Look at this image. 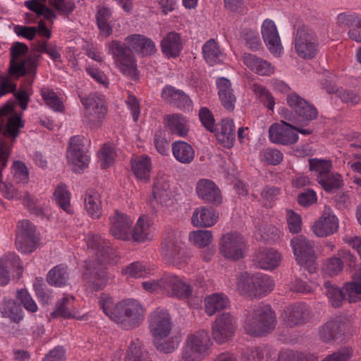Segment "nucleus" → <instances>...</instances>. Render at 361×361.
I'll use <instances>...</instances> for the list:
<instances>
[{
	"instance_id": "f257e3e1",
	"label": "nucleus",
	"mask_w": 361,
	"mask_h": 361,
	"mask_svg": "<svg viewBox=\"0 0 361 361\" xmlns=\"http://www.w3.org/2000/svg\"><path fill=\"white\" fill-rule=\"evenodd\" d=\"M86 243L87 247L94 252L95 259L85 261L82 280L85 286L97 291L108 283L109 276L105 264L110 261L113 252L109 243L94 234L87 235Z\"/></svg>"
},
{
	"instance_id": "f03ea898",
	"label": "nucleus",
	"mask_w": 361,
	"mask_h": 361,
	"mask_svg": "<svg viewBox=\"0 0 361 361\" xmlns=\"http://www.w3.org/2000/svg\"><path fill=\"white\" fill-rule=\"evenodd\" d=\"M276 324V316L268 305H259L248 313L245 329L252 336H261L271 332Z\"/></svg>"
},
{
	"instance_id": "7ed1b4c3",
	"label": "nucleus",
	"mask_w": 361,
	"mask_h": 361,
	"mask_svg": "<svg viewBox=\"0 0 361 361\" xmlns=\"http://www.w3.org/2000/svg\"><path fill=\"white\" fill-rule=\"evenodd\" d=\"M106 47L107 53L113 57L115 66L123 75L134 80L139 79L136 59L128 52L126 44L115 39L108 43Z\"/></svg>"
},
{
	"instance_id": "20e7f679",
	"label": "nucleus",
	"mask_w": 361,
	"mask_h": 361,
	"mask_svg": "<svg viewBox=\"0 0 361 361\" xmlns=\"http://www.w3.org/2000/svg\"><path fill=\"white\" fill-rule=\"evenodd\" d=\"M116 315L114 321L126 329L138 326L144 320L145 309L135 299H126L117 303Z\"/></svg>"
},
{
	"instance_id": "39448f33",
	"label": "nucleus",
	"mask_w": 361,
	"mask_h": 361,
	"mask_svg": "<svg viewBox=\"0 0 361 361\" xmlns=\"http://www.w3.org/2000/svg\"><path fill=\"white\" fill-rule=\"evenodd\" d=\"M11 59L8 74L17 78L26 73H32L37 68L36 56L25 57L27 47L21 42L14 43L10 49Z\"/></svg>"
},
{
	"instance_id": "423d86ee",
	"label": "nucleus",
	"mask_w": 361,
	"mask_h": 361,
	"mask_svg": "<svg viewBox=\"0 0 361 361\" xmlns=\"http://www.w3.org/2000/svg\"><path fill=\"white\" fill-rule=\"evenodd\" d=\"M211 341L209 333L200 330L188 337L180 361H201L208 354Z\"/></svg>"
},
{
	"instance_id": "0eeeda50",
	"label": "nucleus",
	"mask_w": 361,
	"mask_h": 361,
	"mask_svg": "<svg viewBox=\"0 0 361 361\" xmlns=\"http://www.w3.org/2000/svg\"><path fill=\"white\" fill-rule=\"evenodd\" d=\"M293 48L303 59H312L317 54L319 42L316 34L305 25H299L294 33Z\"/></svg>"
},
{
	"instance_id": "6e6552de",
	"label": "nucleus",
	"mask_w": 361,
	"mask_h": 361,
	"mask_svg": "<svg viewBox=\"0 0 361 361\" xmlns=\"http://www.w3.org/2000/svg\"><path fill=\"white\" fill-rule=\"evenodd\" d=\"M219 250L220 254L225 258L238 261L245 257L247 244L242 235L237 232H229L221 238Z\"/></svg>"
},
{
	"instance_id": "1a4fd4ad",
	"label": "nucleus",
	"mask_w": 361,
	"mask_h": 361,
	"mask_svg": "<svg viewBox=\"0 0 361 361\" xmlns=\"http://www.w3.org/2000/svg\"><path fill=\"white\" fill-rule=\"evenodd\" d=\"M290 244L298 263L309 272H314L317 268L313 244L303 235L294 238Z\"/></svg>"
},
{
	"instance_id": "9d476101",
	"label": "nucleus",
	"mask_w": 361,
	"mask_h": 361,
	"mask_svg": "<svg viewBox=\"0 0 361 361\" xmlns=\"http://www.w3.org/2000/svg\"><path fill=\"white\" fill-rule=\"evenodd\" d=\"M79 97L85 109L86 121L93 126H99L107 112L104 99L94 93Z\"/></svg>"
},
{
	"instance_id": "9b49d317",
	"label": "nucleus",
	"mask_w": 361,
	"mask_h": 361,
	"mask_svg": "<svg viewBox=\"0 0 361 361\" xmlns=\"http://www.w3.org/2000/svg\"><path fill=\"white\" fill-rule=\"evenodd\" d=\"M162 294L178 299L188 298L192 292L190 283L174 274H164L161 276Z\"/></svg>"
},
{
	"instance_id": "f8f14e48",
	"label": "nucleus",
	"mask_w": 361,
	"mask_h": 361,
	"mask_svg": "<svg viewBox=\"0 0 361 361\" xmlns=\"http://www.w3.org/2000/svg\"><path fill=\"white\" fill-rule=\"evenodd\" d=\"M235 330V319L228 312L220 314L212 325V337L219 344L224 343L231 339Z\"/></svg>"
},
{
	"instance_id": "ddd939ff",
	"label": "nucleus",
	"mask_w": 361,
	"mask_h": 361,
	"mask_svg": "<svg viewBox=\"0 0 361 361\" xmlns=\"http://www.w3.org/2000/svg\"><path fill=\"white\" fill-rule=\"evenodd\" d=\"M149 328L154 340L164 339L171 331V318L166 310L157 308L149 315Z\"/></svg>"
},
{
	"instance_id": "4468645a",
	"label": "nucleus",
	"mask_w": 361,
	"mask_h": 361,
	"mask_svg": "<svg viewBox=\"0 0 361 361\" xmlns=\"http://www.w3.org/2000/svg\"><path fill=\"white\" fill-rule=\"evenodd\" d=\"M37 240L35 226L27 220L19 221L16 238L17 249L24 254L30 253L35 250Z\"/></svg>"
},
{
	"instance_id": "2eb2a0df",
	"label": "nucleus",
	"mask_w": 361,
	"mask_h": 361,
	"mask_svg": "<svg viewBox=\"0 0 361 361\" xmlns=\"http://www.w3.org/2000/svg\"><path fill=\"white\" fill-rule=\"evenodd\" d=\"M110 233L117 239L128 240L131 238L133 220L126 214L115 210L109 216Z\"/></svg>"
},
{
	"instance_id": "dca6fc26",
	"label": "nucleus",
	"mask_w": 361,
	"mask_h": 361,
	"mask_svg": "<svg viewBox=\"0 0 361 361\" xmlns=\"http://www.w3.org/2000/svg\"><path fill=\"white\" fill-rule=\"evenodd\" d=\"M153 202L161 207H169L173 204V192L167 176H157L154 179L152 186Z\"/></svg>"
},
{
	"instance_id": "f3484780",
	"label": "nucleus",
	"mask_w": 361,
	"mask_h": 361,
	"mask_svg": "<svg viewBox=\"0 0 361 361\" xmlns=\"http://www.w3.org/2000/svg\"><path fill=\"white\" fill-rule=\"evenodd\" d=\"M261 33L268 50L275 56H279L283 52L279 33L275 23L266 19L261 26Z\"/></svg>"
},
{
	"instance_id": "a211bd4d",
	"label": "nucleus",
	"mask_w": 361,
	"mask_h": 361,
	"mask_svg": "<svg viewBox=\"0 0 361 361\" xmlns=\"http://www.w3.org/2000/svg\"><path fill=\"white\" fill-rule=\"evenodd\" d=\"M271 142L281 145H292L298 140V135L294 130V126L281 121L272 124L269 129Z\"/></svg>"
},
{
	"instance_id": "6ab92c4d",
	"label": "nucleus",
	"mask_w": 361,
	"mask_h": 361,
	"mask_svg": "<svg viewBox=\"0 0 361 361\" xmlns=\"http://www.w3.org/2000/svg\"><path fill=\"white\" fill-rule=\"evenodd\" d=\"M338 229V219L329 207H324L323 213L313 226V231L318 237H324L336 233Z\"/></svg>"
},
{
	"instance_id": "aec40b11",
	"label": "nucleus",
	"mask_w": 361,
	"mask_h": 361,
	"mask_svg": "<svg viewBox=\"0 0 361 361\" xmlns=\"http://www.w3.org/2000/svg\"><path fill=\"white\" fill-rule=\"evenodd\" d=\"M287 104L295 111L300 121H310L317 117L318 112L315 107L295 93L287 96Z\"/></svg>"
},
{
	"instance_id": "412c9836",
	"label": "nucleus",
	"mask_w": 361,
	"mask_h": 361,
	"mask_svg": "<svg viewBox=\"0 0 361 361\" xmlns=\"http://www.w3.org/2000/svg\"><path fill=\"white\" fill-rule=\"evenodd\" d=\"M196 192L200 199L207 203L219 205L222 202V195L218 186L211 180L200 179L196 185Z\"/></svg>"
},
{
	"instance_id": "4be33fe9",
	"label": "nucleus",
	"mask_w": 361,
	"mask_h": 361,
	"mask_svg": "<svg viewBox=\"0 0 361 361\" xmlns=\"http://www.w3.org/2000/svg\"><path fill=\"white\" fill-rule=\"evenodd\" d=\"M336 25L342 29H348V36L355 42L353 32H361V13L346 11L338 13L336 17Z\"/></svg>"
},
{
	"instance_id": "5701e85b",
	"label": "nucleus",
	"mask_w": 361,
	"mask_h": 361,
	"mask_svg": "<svg viewBox=\"0 0 361 361\" xmlns=\"http://www.w3.org/2000/svg\"><path fill=\"white\" fill-rule=\"evenodd\" d=\"M128 51H134L143 56L152 55L156 52V45L154 42L142 35H130L126 37L125 42Z\"/></svg>"
},
{
	"instance_id": "b1692460",
	"label": "nucleus",
	"mask_w": 361,
	"mask_h": 361,
	"mask_svg": "<svg viewBox=\"0 0 361 361\" xmlns=\"http://www.w3.org/2000/svg\"><path fill=\"white\" fill-rule=\"evenodd\" d=\"M242 60L251 71L259 75L269 76L275 71V67L271 62L255 54L245 53Z\"/></svg>"
},
{
	"instance_id": "393cba45",
	"label": "nucleus",
	"mask_w": 361,
	"mask_h": 361,
	"mask_svg": "<svg viewBox=\"0 0 361 361\" xmlns=\"http://www.w3.org/2000/svg\"><path fill=\"white\" fill-rule=\"evenodd\" d=\"M164 123L166 129L173 135L179 137H186L189 133L188 119L182 114H173L166 115Z\"/></svg>"
},
{
	"instance_id": "a878e982",
	"label": "nucleus",
	"mask_w": 361,
	"mask_h": 361,
	"mask_svg": "<svg viewBox=\"0 0 361 361\" xmlns=\"http://www.w3.org/2000/svg\"><path fill=\"white\" fill-rule=\"evenodd\" d=\"M308 316L307 306L298 303L288 307L282 314V319L286 325L293 326L304 323Z\"/></svg>"
},
{
	"instance_id": "bb28decb",
	"label": "nucleus",
	"mask_w": 361,
	"mask_h": 361,
	"mask_svg": "<svg viewBox=\"0 0 361 361\" xmlns=\"http://www.w3.org/2000/svg\"><path fill=\"white\" fill-rule=\"evenodd\" d=\"M280 253L274 249L263 248L254 257L255 265L262 269L269 270L277 267L281 262Z\"/></svg>"
},
{
	"instance_id": "cd10ccee",
	"label": "nucleus",
	"mask_w": 361,
	"mask_h": 361,
	"mask_svg": "<svg viewBox=\"0 0 361 361\" xmlns=\"http://www.w3.org/2000/svg\"><path fill=\"white\" fill-rule=\"evenodd\" d=\"M164 100L173 106L184 111H190L192 106V101L183 92L176 90L171 86L166 87L161 92Z\"/></svg>"
},
{
	"instance_id": "c85d7f7f",
	"label": "nucleus",
	"mask_w": 361,
	"mask_h": 361,
	"mask_svg": "<svg viewBox=\"0 0 361 361\" xmlns=\"http://www.w3.org/2000/svg\"><path fill=\"white\" fill-rule=\"evenodd\" d=\"M216 83L221 104L228 111H233L235 108L236 97L230 80L226 78H220L217 79Z\"/></svg>"
},
{
	"instance_id": "c756f323",
	"label": "nucleus",
	"mask_w": 361,
	"mask_h": 361,
	"mask_svg": "<svg viewBox=\"0 0 361 361\" xmlns=\"http://www.w3.org/2000/svg\"><path fill=\"white\" fill-rule=\"evenodd\" d=\"M354 256L348 251L341 250L336 256L326 259L324 270L330 275H338L343 269V264L353 262Z\"/></svg>"
},
{
	"instance_id": "7c9ffc66",
	"label": "nucleus",
	"mask_w": 361,
	"mask_h": 361,
	"mask_svg": "<svg viewBox=\"0 0 361 361\" xmlns=\"http://www.w3.org/2000/svg\"><path fill=\"white\" fill-rule=\"evenodd\" d=\"M162 254L168 260L173 264H178L180 261L182 255V243L171 234L165 238L161 247Z\"/></svg>"
},
{
	"instance_id": "2f4dec72",
	"label": "nucleus",
	"mask_w": 361,
	"mask_h": 361,
	"mask_svg": "<svg viewBox=\"0 0 361 361\" xmlns=\"http://www.w3.org/2000/svg\"><path fill=\"white\" fill-rule=\"evenodd\" d=\"M219 216L214 209L200 207L195 209L191 221L195 226L211 227L217 222Z\"/></svg>"
},
{
	"instance_id": "473e14b6",
	"label": "nucleus",
	"mask_w": 361,
	"mask_h": 361,
	"mask_svg": "<svg viewBox=\"0 0 361 361\" xmlns=\"http://www.w3.org/2000/svg\"><path fill=\"white\" fill-rule=\"evenodd\" d=\"M131 170L137 179L147 181L150 177L152 171L150 158L146 155L133 157L131 159Z\"/></svg>"
},
{
	"instance_id": "72a5a7b5",
	"label": "nucleus",
	"mask_w": 361,
	"mask_h": 361,
	"mask_svg": "<svg viewBox=\"0 0 361 361\" xmlns=\"http://www.w3.org/2000/svg\"><path fill=\"white\" fill-rule=\"evenodd\" d=\"M85 208L92 219H98L102 213V203L99 193L94 190H88L84 199Z\"/></svg>"
},
{
	"instance_id": "f704fd0d",
	"label": "nucleus",
	"mask_w": 361,
	"mask_h": 361,
	"mask_svg": "<svg viewBox=\"0 0 361 361\" xmlns=\"http://www.w3.org/2000/svg\"><path fill=\"white\" fill-rule=\"evenodd\" d=\"M202 54L206 62L210 66L221 63L225 58L219 45L214 39H209L203 44Z\"/></svg>"
},
{
	"instance_id": "c9c22d12",
	"label": "nucleus",
	"mask_w": 361,
	"mask_h": 361,
	"mask_svg": "<svg viewBox=\"0 0 361 361\" xmlns=\"http://www.w3.org/2000/svg\"><path fill=\"white\" fill-rule=\"evenodd\" d=\"M229 300L224 293H213L207 296L204 299L205 312L209 316H212L216 312L227 308L229 306Z\"/></svg>"
},
{
	"instance_id": "e433bc0d",
	"label": "nucleus",
	"mask_w": 361,
	"mask_h": 361,
	"mask_svg": "<svg viewBox=\"0 0 361 361\" xmlns=\"http://www.w3.org/2000/svg\"><path fill=\"white\" fill-rule=\"evenodd\" d=\"M161 51L168 57L178 56L182 49V43L180 35L171 32L161 41Z\"/></svg>"
},
{
	"instance_id": "4c0bfd02",
	"label": "nucleus",
	"mask_w": 361,
	"mask_h": 361,
	"mask_svg": "<svg viewBox=\"0 0 361 361\" xmlns=\"http://www.w3.org/2000/svg\"><path fill=\"white\" fill-rule=\"evenodd\" d=\"M172 152L175 159L182 164H189L195 157L194 149L184 141L174 142L172 145Z\"/></svg>"
},
{
	"instance_id": "58836bf2",
	"label": "nucleus",
	"mask_w": 361,
	"mask_h": 361,
	"mask_svg": "<svg viewBox=\"0 0 361 361\" xmlns=\"http://www.w3.org/2000/svg\"><path fill=\"white\" fill-rule=\"evenodd\" d=\"M216 139L224 147L231 148L235 142V125L231 119H223L221 130L216 134Z\"/></svg>"
},
{
	"instance_id": "ea45409f",
	"label": "nucleus",
	"mask_w": 361,
	"mask_h": 361,
	"mask_svg": "<svg viewBox=\"0 0 361 361\" xmlns=\"http://www.w3.org/2000/svg\"><path fill=\"white\" fill-rule=\"evenodd\" d=\"M343 289L349 302H356L361 300V267L353 275L352 281L345 284Z\"/></svg>"
},
{
	"instance_id": "a19ab883",
	"label": "nucleus",
	"mask_w": 361,
	"mask_h": 361,
	"mask_svg": "<svg viewBox=\"0 0 361 361\" xmlns=\"http://www.w3.org/2000/svg\"><path fill=\"white\" fill-rule=\"evenodd\" d=\"M253 296L260 297L269 293L274 286L272 279L263 274H256L254 278Z\"/></svg>"
},
{
	"instance_id": "79ce46f5",
	"label": "nucleus",
	"mask_w": 361,
	"mask_h": 361,
	"mask_svg": "<svg viewBox=\"0 0 361 361\" xmlns=\"http://www.w3.org/2000/svg\"><path fill=\"white\" fill-rule=\"evenodd\" d=\"M68 280L67 267L61 264L51 269L47 276V281L51 286H63L66 284Z\"/></svg>"
},
{
	"instance_id": "37998d69",
	"label": "nucleus",
	"mask_w": 361,
	"mask_h": 361,
	"mask_svg": "<svg viewBox=\"0 0 361 361\" xmlns=\"http://www.w3.org/2000/svg\"><path fill=\"white\" fill-rule=\"evenodd\" d=\"M152 231L149 222L144 218H139L133 231L131 229V238L135 241L143 242L150 238Z\"/></svg>"
},
{
	"instance_id": "c03bdc74",
	"label": "nucleus",
	"mask_w": 361,
	"mask_h": 361,
	"mask_svg": "<svg viewBox=\"0 0 361 361\" xmlns=\"http://www.w3.org/2000/svg\"><path fill=\"white\" fill-rule=\"evenodd\" d=\"M1 312L3 317H8L16 323H18L23 318V312L20 306L12 300L4 301Z\"/></svg>"
},
{
	"instance_id": "a18cd8bd",
	"label": "nucleus",
	"mask_w": 361,
	"mask_h": 361,
	"mask_svg": "<svg viewBox=\"0 0 361 361\" xmlns=\"http://www.w3.org/2000/svg\"><path fill=\"white\" fill-rule=\"evenodd\" d=\"M40 94L46 105L56 112H63L64 106L61 99L56 95L54 90L48 87H42Z\"/></svg>"
},
{
	"instance_id": "49530a36",
	"label": "nucleus",
	"mask_w": 361,
	"mask_h": 361,
	"mask_svg": "<svg viewBox=\"0 0 361 361\" xmlns=\"http://www.w3.org/2000/svg\"><path fill=\"white\" fill-rule=\"evenodd\" d=\"M74 298L63 297L56 305V310L52 313L54 317L60 316L66 319L77 318L73 310Z\"/></svg>"
},
{
	"instance_id": "de8ad7c7",
	"label": "nucleus",
	"mask_w": 361,
	"mask_h": 361,
	"mask_svg": "<svg viewBox=\"0 0 361 361\" xmlns=\"http://www.w3.org/2000/svg\"><path fill=\"white\" fill-rule=\"evenodd\" d=\"M125 361H148L147 353L142 350V343L139 339L130 342Z\"/></svg>"
},
{
	"instance_id": "09e8293b",
	"label": "nucleus",
	"mask_w": 361,
	"mask_h": 361,
	"mask_svg": "<svg viewBox=\"0 0 361 361\" xmlns=\"http://www.w3.org/2000/svg\"><path fill=\"white\" fill-rule=\"evenodd\" d=\"M324 287L329 302L333 307H340L342 304V301L346 300L343 288L341 290L331 284L329 281L325 282Z\"/></svg>"
},
{
	"instance_id": "8fccbe9b",
	"label": "nucleus",
	"mask_w": 361,
	"mask_h": 361,
	"mask_svg": "<svg viewBox=\"0 0 361 361\" xmlns=\"http://www.w3.org/2000/svg\"><path fill=\"white\" fill-rule=\"evenodd\" d=\"M252 91L255 94L257 98L271 111H273L275 105V100L271 93L264 86L255 83L251 86Z\"/></svg>"
},
{
	"instance_id": "3c124183",
	"label": "nucleus",
	"mask_w": 361,
	"mask_h": 361,
	"mask_svg": "<svg viewBox=\"0 0 361 361\" xmlns=\"http://www.w3.org/2000/svg\"><path fill=\"white\" fill-rule=\"evenodd\" d=\"M319 184L326 192H331L341 187L343 184L342 176L338 173L330 172L324 176L319 178Z\"/></svg>"
},
{
	"instance_id": "603ef678",
	"label": "nucleus",
	"mask_w": 361,
	"mask_h": 361,
	"mask_svg": "<svg viewBox=\"0 0 361 361\" xmlns=\"http://www.w3.org/2000/svg\"><path fill=\"white\" fill-rule=\"evenodd\" d=\"M56 201L58 204L67 213L72 212L70 204V192L67 190L66 185L59 184L54 193Z\"/></svg>"
},
{
	"instance_id": "864d4df0",
	"label": "nucleus",
	"mask_w": 361,
	"mask_h": 361,
	"mask_svg": "<svg viewBox=\"0 0 361 361\" xmlns=\"http://www.w3.org/2000/svg\"><path fill=\"white\" fill-rule=\"evenodd\" d=\"M310 170L314 171L317 180L331 171L332 164L330 160L311 159L309 160Z\"/></svg>"
},
{
	"instance_id": "5fc2aeb1",
	"label": "nucleus",
	"mask_w": 361,
	"mask_h": 361,
	"mask_svg": "<svg viewBox=\"0 0 361 361\" xmlns=\"http://www.w3.org/2000/svg\"><path fill=\"white\" fill-rule=\"evenodd\" d=\"M254 278H255V274H250L246 272L241 274L238 277L237 288L240 293L253 295Z\"/></svg>"
},
{
	"instance_id": "6e6d98bb",
	"label": "nucleus",
	"mask_w": 361,
	"mask_h": 361,
	"mask_svg": "<svg viewBox=\"0 0 361 361\" xmlns=\"http://www.w3.org/2000/svg\"><path fill=\"white\" fill-rule=\"evenodd\" d=\"M25 6L29 10L34 11L38 16H43L49 20L55 18V14L53 11L41 2H37L35 0H29L25 2Z\"/></svg>"
},
{
	"instance_id": "4d7b16f0",
	"label": "nucleus",
	"mask_w": 361,
	"mask_h": 361,
	"mask_svg": "<svg viewBox=\"0 0 361 361\" xmlns=\"http://www.w3.org/2000/svg\"><path fill=\"white\" fill-rule=\"evenodd\" d=\"M85 138L78 135L70 138L67 148V159H75V154L87 152L85 148Z\"/></svg>"
},
{
	"instance_id": "13d9d810",
	"label": "nucleus",
	"mask_w": 361,
	"mask_h": 361,
	"mask_svg": "<svg viewBox=\"0 0 361 361\" xmlns=\"http://www.w3.org/2000/svg\"><path fill=\"white\" fill-rule=\"evenodd\" d=\"M115 157L116 152L113 146L109 143L104 144L98 153L101 167H109L114 163Z\"/></svg>"
},
{
	"instance_id": "bf43d9fd",
	"label": "nucleus",
	"mask_w": 361,
	"mask_h": 361,
	"mask_svg": "<svg viewBox=\"0 0 361 361\" xmlns=\"http://www.w3.org/2000/svg\"><path fill=\"white\" fill-rule=\"evenodd\" d=\"M189 239L199 247H206L212 243L213 235L212 231L208 230L195 231L190 233Z\"/></svg>"
},
{
	"instance_id": "052dcab7",
	"label": "nucleus",
	"mask_w": 361,
	"mask_h": 361,
	"mask_svg": "<svg viewBox=\"0 0 361 361\" xmlns=\"http://www.w3.org/2000/svg\"><path fill=\"white\" fill-rule=\"evenodd\" d=\"M271 352L266 348H255L247 350L244 355V361H268Z\"/></svg>"
},
{
	"instance_id": "680f3d73",
	"label": "nucleus",
	"mask_w": 361,
	"mask_h": 361,
	"mask_svg": "<svg viewBox=\"0 0 361 361\" xmlns=\"http://www.w3.org/2000/svg\"><path fill=\"white\" fill-rule=\"evenodd\" d=\"M124 274L132 278H142L146 276L149 274L146 266L141 262H133L122 271Z\"/></svg>"
},
{
	"instance_id": "e2e57ef3",
	"label": "nucleus",
	"mask_w": 361,
	"mask_h": 361,
	"mask_svg": "<svg viewBox=\"0 0 361 361\" xmlns=\"http://www.w3.org/2000/svg\"><path fill=\"white\" fill-rule=\"evenodd\" d=\"M99 303L104 314L114 321V315H116L117 304H114L113 298L106 294H102L99 300Z\"/></svg>"
},
{
	"instance_id": "0e129e2a",
	"label": "nucleus",
	"mask_w": 361,
	"mask_h": 361,
	"mask_svg": "<svg viewBox=\"0 0 361 361\" xmlns=\"http://www.w3.org/2000/svg\"><path fill=\"white\" fill-rule=\"evenodd\" d=\"M14 179L18 182L25 184L28 182L29 174L25 164L20 161H16L12 165Z\"/></svg>"
},
{
	"instance_id": "69168bd1",
	"label": "nucleus",
	"mask_w": 361,
	"mask_h": 361,
	"mask_svg": "<svg viewBox=\"0 0 361 361\" xmlns=\"http://www.w3.org/2000/svg\"><path fill=\"white\" fill-rule=\"evenodd\" d=\"M17 298L25 309L30 312H36L38 307L27 290L21 289L17 293Z\"/></svg>"
},
{
	"instance_id": "338daca9",
	"label": "nucleus",
	"mask_w": 361,
	"mask_h": 361,
	"mask_svg": "<svg viewBox=\"0 0 361 361\" xmlns=\"http://www.w3.org/2000/svg\"><path fill=\"white\" fill-rule=\"evenodd\" d=\"M67 159L68 163L72 166V170L76 173L79 172L84 168H86L90 162V157L87 152L75 154V159Z\"/></svg>"
},
{
	"instance_id": "774afa93",
	"label": "nucleus",
	"mask_w": 361,
	"mask_h": 361,
	"mask_svg": "<svg viewBox=\"0 0 361 361\" xmlns=\"http://www.w3.org/2000/svg\"><path fill=\"white\" fill-rule=\"evenodd\" d=\"M288 229L291 233H296L301 231V216L292 209L286 210Z\"/></svg>"
}]
</instances>
